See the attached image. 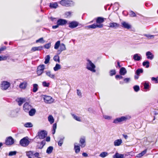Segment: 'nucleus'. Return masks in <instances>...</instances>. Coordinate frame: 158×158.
<instances>
[{"label": "nucleus", "mask_w": 158, "mask_h": 158, "mask_svg": "<svg viewBox=\"0 0 158 158\" xmlns=\"http://www.w3.org/2000/svg\"><path fill=\"white\" fill-rule=\"evenodd\" d=\"M87 61L86 68L93 73H95L96 72L95 65L89 59L87 60Z\"/></svg>", "instance_id": "f257e3e1"}, {"label": "nucleus", "mask_w": 158, "mask_h": 158, "mask_svg": "<svg viewBox=\"0 0 158 158\" xmlns=\"http://www.w3.org/2000/svg\"><path fill=\"white\" fill-rule=\"evenodd\" d=\"M59 3L62 6L66 7H71L74 5V2L70 0H62Z\"/></svg>", "instance_id": "f03ea898"}, {"label": "nucleus", "mask_w": 158, "mask_h": 158, "mask_svg": "<svg viewBox=\"0 0 158 158\" xmlns=\"http://www.w3.org/2000/svg\"><path fill=\"white\" fill-rule=\"evenodd\" d=\"M131 118L130 116L127 115L125 116H122L120 118H118L114 119L113 123L117 124L118 123H120L123 121H126L127 120Z\"/></svg>", "instance_id": "7ed1b4c3"}, {"label": "nucleus", "mask_w": 158, "mask_h": 158, "mask_svg": "<svg viewBox=\"0 0 158 158\" xmlns=\"http://www.w3.org/2000/svg\"><path fill=\"white\" fill-rule=\"evenodd\" d=\"M47 135V132L45 130L39 131L37 134L35 138L40 139H43L45 138Z\"/></svg>", "instance_id": "20e7f679"}, {"label": "nucleus", "mask_w": 158, "mask_h": 158, "mask_svg": "<svg viewBox=\"0 0 158 158\" xmlns=\"http://www.w3.org/2000/svg\"><path fill=\"white\" fill-rule=\"evenodd\" d=\"M28 137H24L21 139L19 141L20 145L23 147L27 146L30 143V141L28 139Z\"/></svg>", "instance_id": "39448f33"}, {"label": "nucleus", "mask_w": 158, "mask_h": 158, "mask_svg": "<svg viewBox=\"0 0 158 158\" xmlns=\"http://www.w3.org/2000/svg\"><path fill=\"white\" fill-rule=\"evenodd\" d=\"M10 83L7 81H4L1 84V89L4 90L7 89L10 86Z\"/></svg>", "instance_id": "423d86ee"}, {"label": "nucleus", "mask_w": 158, "mask_h": 158, "mask_svg": "<svg viewBox=\"0 0 158 158\" xmlns=\"http://www.w3.org/2000/svg\"><path fill=\"white\" fill-rule=\"evenodd\" d=\"M45 66L44 64L40 65L38 67L37 73L38 75H40L43 73L44 69Z\"/></svg>", "instance_id": "0eeeda50"}, {"label": "nucleus", "mask_w": 158, "mask_h": 158, "mask_svg": "<svg viewBox=\"0 0 158 158\" xmlns=\"http://www.w3.org/2000/svg\"><path fill=\"white\" fill-rule=\"evenodd\" d=\"M14 143V139L11 137L9 136L6 138L5 141V144L7 145H10L13 144Z\"/></svg>", "instance_id": "6e6552de"}, {"label": "nucleus", "mask_w": 158, "mask_h": 158, "mask_svg": "<svg viewBox=\"0 0 158 158\" xmlns=\"http://www.w3.org/2000/svg\"><path fill=\"white\" fill-rule=\"evenodd\" d=\"M44 102L47 103H51L53 102V99L50 96H44Z\"/></svg>", "instance_id": "1a4fd4ad"}, {"label": "nucleus", "mask_w": 158, "mask_h": 158, "mask_svg": "<svg viewBox=\"0 0 158 158\" xmlns=\"http://www.w3.org/2000/svg\"><path fill=\"white\" fill-rule=\"evenodd\" d=\"M31 106L27 102L25 103L23 106V109L26 112H28L31 109Z\"/></svg>", "instance_id": "9d476101"}, {"label": "nucleus", "mask_w": 158, "mask_h": 158, "mask_svg": "<svg viewBox=\"0 0 158 158\" xmlns=\"http://www.w3.org/2000/svg\"><path fill=\"white\" fill-rule=\"evenodd\" d=\"M78 23L76 21H73L69 23V27L71 28H74L78 26Z\"/></svg>", "instance_id": "9b49d317"}, {"label": "nucleus", "mask_w": 158, "mask_h": 158, "mask_svg": "<svg viewBox=\"0 0 158 158\" xmlns=\"http://www.w3.org/2000/svg\"><path fill=\"white\" fill-rule=\"evenodd\" d=\"M67 23V21L62 19H59L56 22L57 24L59 26L64 25L66 24Z\"/></svg>", "instance_id": "f8f14e48"}, {"label": "nucleus", "mask_w": 158, "mask_h": 158, "mask_svg": "<svg viewBox=\"0 0 158 158\" xmlns=\"http://www.w3.org/2000/svg\"><path fill=\"white\" fill-rule=\"evenodd\" d=\"M60 49L57 51L58 54H60L62 52L65 50L66 49L65 45L63 43L60 44Z\"/></svg>", "instance_id": "ddd939ff"}, {"label": "nucleus", "mask_w": 158, "mask_h": 158, "mask_svg": "<svg viewBox=\"0 0 158 158\" xmlns=\"http://www.w3.org/2000/svg\"><path fill=\"white\" fill-rule=\"evenodd\" d=\"M119 26V24L117 23L111 22L109 23V27L110 28L116 29Z\"/></svg>", "instance_id": "4468645a"}, {"label": "nucleus", "mask_w": 158, "mask_h": 158, "mask_svg": "<svg viewBox=\"0 0 158 158\" xmlns=\"http://www.w3.org/2000/svg\"><path fill=\"white\" fill-rule=\"evenodd\" d=\"M103 25L102 24L97 25L95 24H94L91 25H89L87 26V27L89 28H91L93 29H94L97 27L102 28L103 27Z\"/></svg>", "instance_id": "2eb2a0df"}, {"label": "nucleus", "mask_w": 158, "mask_h": 158, "mask_svg": "<svg viewBox=\"0 0 158 158\" xmlns=\"http://www.w3.org/2000/svg\"><path fill=\"white\" fill-rule=\"evenodd\" d=\"M27 82L26 81H24L23 82L20 83L19 85V87L21 89H25L27 88Z\"/></svg>", "instance_id": "dca6fc26"}, {"label": "nucleus", "mask_w": 158, "mask_h": 158, "mask_svg": "<svg viewBox=\"0 0 158 158\" xmlns=\"http://www.w3.org/2000/svg\"><path fill=\"white\" fill-rule=\"evenodd\" d=\"M146 55L147 58L150 60H152L154 58V55L150 51L147 52L146 53Z\"/></svg>", "instance_id": "f3484780"}, {"label": "nucleus", "mask_w": 158, "mask_h": 158, "mask_svg": "<svg viewBox=\"0 0 158 158\" xmlns=\"http://www.w3.org/2000/svg\"><path fill=\"white\" fill-rule=\"evenodd\" d=\"M126 156V155L124 154H120L118 152H116L113 156V158H124Z\"/></svg>", "instance_id": "a211bd4d"}, {"label": "nucleus", "mask_w": 158, "mask_h": 158, "mask_svg": "<svg viewBox=\"0 0 158 158\" xmlns=\"http://www.w3.org/2000/svg\"><path fill=\"white\" fill-rule=\"evenodd\" d=\"M121 24L122 27L126 29H128L131 27V26L130 24L125 22H123Z\"/></svg>", "instance_id": "6ab92c4d"}, {"label": "nucleus", "mask_w": 158, "mask_h": 158, "mask_svg": "<svg viewBox=\"0 0 158 158\" xmlns=\"http://www.w3.org/2000/svg\"><path fill=\"white\" fill-rule=\"evenodd\" d=\"M133 59L135 60L139 61L141 59V56L140 54H135L133 56Z\"/></svg>", "instance_id": "aec40b11"}, {"label": "nucleus", "mask_w": 158, "mask_h": 158, "mask_svg": "<svg viewBox=\"0 0 158 158\" xmlns=\"http://www.w3.org/2000/svg\"><path fill=\"white\" fill-rule=\"evenodd\" d=\"M46 75L52 79H54L55 75L52 73L50 71H46L45 72Z\"/></svg>", "instance_id": "412c9836"}, {"label": "nucleus", "mask_w": 158, "mask_h": 158, "mask_svg": "<svg viewBox=\"0 0 158 158\" xmlns=\"http://www.w3.org/2000/svg\"><path fill=\"white\" fill-rule=\"evenodd\" d=\"M43 48V47L42 46L35 47H32L31 50L32 52H35L36 51H40L42 50Z\"/></svg>", "instance_id": "4be33fe9"}, {"label": "nucleus", "mask_w": 158, "mask_h": 158, "mask_svg": "<svg viewBox=\"0 0 158 158\" xmlns=\"http://www.w3.org/2000/svg\"><path fill=\"white\" fill-rule=\"evenodd\" d=\"M122 143L123 141L121 139H118L114 141V145L115 146H119Z\"/></svg>", "instance_id": "5701e85b"}, {"label": "nucleus", "mask_w": 158, "mask_h": 158, "mask_svg": "<svg viewBox=\"0 0 158 158\" xmlns=\"http://www.w3.org/2000/svg\"><path fill=\"white\" fill-rule=\"evenodd\" d=\"M105 19L102 17H98L96 19V22L97 23H99V24H101L104 22Z\"/></svg>", "instance_id": "b1692460"}, {"label": "nucleus", "mask_w": 158, "mask_h": 158, "mask_svg": "<svg viewBox=\"0 0 158 158\" xmlns=\"http://www.w3.org/2000/svg\"><path fill=\"white\" fill-rule=\"evenodd\" d=\"M25 98H17L16 100V101L18 102L19 105V106H21L25 101Z\"/></svg>", "instance_id": "393cba45"}, {"label": "nucleus", "mask_w": 158, "mask_h": 158, "mask_svg": "<svg viewBox=\"0 0 158 158\" xmlns=\"http://www.w3.org/2000/svg\"><path fill=\"white\" fill-rule=\"evenodd\" d=\"M127 72V70L124 67H122L120 69L119 73L121 75H124Z\"/></svg>", "instance_id": "a878e982"}, {"label": "nucleus", "mask_w": 158, "mask_h": 158, "mask_svg": "<svg viewBox=\"0 0 158 158\" xmlns=\"http://www.w3.org/2000/svg\"><path fill=\"white\" fill-rule=\"evenodd\" d=\"M85 138H81L80 139V143L81 144V147L83 148L85 146Z\"/></svg>", "instance_id": "bb28decb"}, {"label": "nucleus", "mask_w": 158, "mask_h": 158, "mask_svg": "<svg viewBox=\"0 0 158 158\" xmlns=\"http://www.w3.org/2000/svg\"><path fill=\"white\" fill-rule=\"evenodd\" d=\"M58 6L57 3L56 2L50 3L49 6L52 8H56L58 7Z\"/></svg>", "instance_id": "cd10ccee"}, {"label": "nucleus", "mask_w": 158, "mask_h": 158, "mask_svg": "<svg viewBox=\"0 0 158 158\" xmlns=\"http://www.w3.org/2000/svg\"><path fill=\"white\" fill-rule=\"evenodd\" d=\"M29 115L30 116H33L35 114L36 110L35 109H31L28 111Z\"/></svg>", "instance_id": "c85d7f7f"}, {"label": "nucleus", "mask_w": 158, "mask_h": 158, "mask_svg": "<svg viewBox=\"0 0 158 158\" xmlns=\"http://www.w3.org/2000/svg\"><path fill=\"white\" fill-rule=\"evenodd\" d=\"M147 149H145L142 152H141L140 153L138 154L136 156L137 157L140 158L143 156L147 152Z\"/></svg>", "instance_id": "c756f323"}, {"label": "nucleus", "mask_w": 158, "mask_h": 158, "mask_svg": "<svg viewBox=\"0 0 158 158\" xmlns=\"http://www.w3.org/2000/svg\"><path fill=\"white\" fill-rule=\"evenodd\" d=\"M48 119L51 124L53 123L54 121L53 117L52 115H49L48 117Z\"/></svg>", "instance_id": "7c9ffc66"}, {"label": "nucleus", "mask_w": 158, "mask_h": 158, "mask_svg": "<svg viewBox=\"0 0 158 158\" xmlns=\"http://www.w3.org/2000/svg\"><path fill=\"white\" fill-rule=\"evenodd\" d=\"M64 139V136L62 137L60 139L58 142V145L59 146H61L62 144L63 143V141Z\"/></svg>", "instance_id": "2f4dec72"}, {"label": "nucleus", "mask_w": 158, "mask_h": 158, "mask_svg": "<svg viewBox=\"0 0 158 158\" xmlns=\"http://www.w3.org/2000/svg\"><path fill=\"white\" fill-rule=\"evenodd\" d=\"M149 62L148 60L144 61L143 63V65L145 66L146 68H148L149 66Z\"/></svg>", "instance_id": "473e14b6"}, {"label": "nucleus", "mask_w": 158, "mask_h": 158, "mask_svg": "<svg viewBox=\"0 0 158 158\" xmlns=\"http://www.w3.org/2000/svg\"><path fill=\"white\" fill-rule=\"evenodd\" d=\"M74 149L75 150V152L76 153H79L80 150V147L79 146L76 145L75 144L74 145Z\"/></svg>", "instance_id": "72a5a7b5"}, {"label": "nucleus", "mask_w": 158, "mask_h": 158, "mask_svg": "<svg viewBox=\"0 0 158 158\" xmlns=\"http://www.w3.org/2000/svg\"><path fill=\"white\" fill-rule=\"evenodd\" d=\"M71 114L74 119H75L77 121H80V122L81 121V120L80 119V118L79 117L76 116V115H75L74 114Z\"/></svg>", "instance_id": "f704fd0d"}, {"label": "nucleus", "mask_w": 158, "mask_h": 158, "mask_svg": "<svg viewBox=\"0 0 158 158\" xmlns=\"http://www.w3.org/2000/svg\"><path fill=\"white\" fill-rule=\"evenodd\" d=\"M53 149V147L52 146H50L48 147L46 150V152L48 154L51 153Z\"/></svg>", "instance_id": "c9c22d12"}, {"label": "nucleus", "mask_w": 158, "mask_h": 158, "mask_svg": "<svg viewBox=\"0 0 158 158\" xmlns=\"http://www.w3.org/2000/svg\"><path fill=\"white\" fill-rule=\"evenodd\" d=\"M61 69V66L60 64H56L55 65V66L54 67L53 69L55 71H57L59 69Z\"/></svg>", "instance_id": "e433bc0d"}, {"label": "nucleus", "mask_w": 158, "mask_h": 158, "mask_svg": "<svg viewBox=\"0 0 158 158\" xmlns=\"http://www.w3.org/2000/svg\"><path fill=\"white\" fill-rule=\"evenodd\" d=\"M33 126L32 123L30 122L27 123L24 125V127L27 128L31 127H33Z\"/></svg>", "instance_id": "4c0bfd02"}, {"label": "nucleus", "mask_w": 158, "mask_h": 158, "mask_svg": "<svg viewBox=\"0 0 158 158\" xmlns=\"http://www.w3.org/2000/svg\"><path fill=\"white\" fill-rule=\"evenodd\" d=\"M33 92H36L38 89V85L37 84H34L33 85Z\"/></svg>", "instance_id": "58836bf2"}, {"label": "nucleus", "mask_w": 158, "mask_h": 158, "mask_svg": "<svg viewBox=\"0 0 158 158\" xmlns=\"http://www.w3.org/2000/svg\"><path fill=\"white\" fill-rule=\"evenodd\" d=\"M60 41H57L54 45V48L56 49H58L59 46H60Z\"/></svg>", "instance_id": "ea45409f"}, {"label": "nucleus", "mask_w": 158, "mask_h": 158, "mask_svg": "<svg viewBox=\"0 0 158 158\" xmlns=\"http://www.w3.org/2000/svg\"><path fill=\"white\" fill-rule=\"evenodd\" d=\"M108 153L106 152H102L99 155V156L102 157H105L107 156Z\"/></svg>", "instance_id": "a19ab883"}, {"label": "nucleus", "mask_w": 158, "mask_h": 158, "mask_svg": "<svg viewBox=\"0 0 158 158\" xmlns=\"http://www.w3.org/2000/svg\"><path fill=\"white\" fill-rule=\"evenodd\" d=\"M57 124L56 123L54 124L52 126V133L53 134H54L56 132V129Z\"/></svg>", "instance_id": "79ce46f5"}, {"label": "nucleus", "mask_w": 158, "mask_h": 158, "mask_svg": "<svg viewBox=\"0 0 158 158\" xmlns=\"http://www.w3.org/2000/svg\"><path fill=\"white\" fill-rule=\"evenodd\" d=\"M144 36L146 37L148 39H153L154 38L155 35H150L149 34H144Z\"/></svg>", "instance_id": "37998d69"}, {"label": "nucleus", "mask_w": 158, "mask_h": 158, "mask_svg": "<svg viewBox=\"0 0 158 158\" xmlns=\"http://www.w3.org/2000/svg\"><path fill=\"white\" fill-rule=\"evenodd\" d=\"M143 72V70L142 69H139L136 71V74L137 75L139 76L140 73Z\"/></svg>", "instance_id": "c03bdc74"}, {"label": "nucleus", "mask_w": 158, "mask_h": 158, "mask_svg": "<svg viewBox=\"0 0 158 158\" xmlns=\"http://www.w3.org/2000/svg\"><path fill=\"white\" fill-rule=\"evenodd\" d=\"M50 59V56L49 55H47L45 57L44 63L45 64H48L49 61Z\"/></svg>", "instance_id": "a18cd8bd"}, {"label": "nucleus", "mask_w": 158, "mask_h": 158, "mask_svg": "<svg viewBox=\"0 0 158 158\" xmlns=\"http://www.w3.org/2000/svg\"><path fill=\"white\" fill-rule=\"evenodd\" d=\"M54 60L58 62V63L60 62V57L58 56H55L53 57Z\"/></svg>", "instance_id": "49530a36"}, {"label": "nucleus", "mask_w": 158, "mask_h": 158, "mask_svg": "<svg viewBox=\"0 0 158 158\" xmlns=\"http://www.w3.org/2000/svg\"><path fill=\"white\" fill-rule=\"evenodd\" d=\"M8 57L9 56L8 55L0 56V61L6 60Z\"/></svg>", "instance_id": "de8ad7c7"}, {"label": "nucleus", "mask_w": 158, "mask_h": 158, "mask_svg": "<svg viewBox=\"0 0 158 158\" xmlns=\"http://www.w3.org/2000/svg\"><path fill=\"white\" fill-rule=\"evenodd\" d=\"M129 15L131 17H135L136 16L135 13L133 11L131 10L129 12Z\"/></svg>", "instance_id": "09e8293b"}, {"label": "nucleus", "mask_w": 158, "mask_h": 158, "mask_svg": "<svg viewBox=\"0 0 158 158\" xmlns=\"http://www.w3.org/2000/svg\"><path fill=\"white\" fill-rule=\"evenodd\" d=\"M51 46V43H49L48 44H45L44 45V47L47 49H49Z\"/></svg>", "instance_id": "8fccbe9b"}, {"label": "nucleus", "mask_w": 158, "mask_h": 158, "mask_svg": "<svg viewBox=\"0 0 158 158\" xmlns=\"http://www.w3.org/2000/svg\"><path fill=\"white\" fill-rule=\"evenodd\" d=\"M133 89L135 91L137 92L139 90V87L138 85H135L133 87Z\"/></svg>", "instance_id": "3c124183"}, {"label": "nucleus", "mask_w": 158, "mask_h": 158, "mask_svg": "<svg viewBox=\"0 0 158 158\" xmlns=\"http://www.w3.org/2000/svg\"><path fill=\"white\" fill-rule=\"evenodd\" d=\"M33 152L31 151H29L26 152V155L28 157H30V156L33 154Z\"/></svg>", "instance_id": "603ef678"}, {"label": "nucleus", "mask_w": 158, "mask_h": 158, "mask_svg": "<svg viewBox=\"0 0 158 158\" xmlns=\"http://www.w3.org/2000/svg\"><path fill=\"white\" fill-rule=\"evenodd\" d=\"M17 152L15 151H11L9 152V156H13L15 155L16 154Z\"/></svg>", "instance_id": "864d4df0"}, {"label": "nucleus", "mask_w": 158, "mask_h": 158, "mask_svg": "<svg viewBox=\"0 0 158 158\" xmlns=\"http://www.w3.org/2000/svg\"><path fill=\"white\" fill-rule=\"evenodd\" d=\"M36 43H44V41L43 38H40L38 40H37L36 41Z\"/></svg>", "instance_id": "5fc2aeb1"}, {"label": "nucleus", "mask_w": 158, "mask_h": 158, "mask_svg": "<svg viewBox=\"0 0 158 158\" xmlns=\"http://www.w3.org/2000/svg\"><path fill=\"white\" fill-rule=\"evenodd\" d=\"M103 117L105 119L107 120H110L112 118V117L111 116L107 115H103Z\"/></svg>", "instance_id": "6e6d98bb"}, {"label": "nucleus", "mask_w": 158, "mask_h": 158, "mask_svg": "<svg viewBox=\"0 0 158 158\" xmlns=\"http://www.w3.org/2000/svg\"><path fill=\"white\" fill-rule=\"evenodd\" d=\"M130 78H126L124 79L123 81L124 83H127L130 82Z\"/></svg>", "instance_id": "4d7b16f0"}, {"label": "nucleus", "mask_w": 158, "mask_h": 158, "mask_svg": "<svg viewBox=\"0 0 158 158\" xmlns=\"http://www.w3.org/2000/svg\"><path fill=\"white\" fill-rule=\"evenodd\" d=\"M116 72L115 70H112L110 71V75L111 76L115 75Z\"/></svg>", "instance_id": "13d9d810"}, {"label": "nucleus", "mask_w": 158, "mask_h": 158, "mask_svg": "<svg viewBox=\"0 0 158 158\" xmlns=\"http://www.w3.org/2000/svg\"><path fill=\"white\" fill-rule=\"evenodd\" d=\"M42 85L44 87H48L49 86V84L47 83L45 81H44L42 82Z\"/></svg>", "instance_id": "bf43d9fd"}, {"label": "nucleus", "mask_w": 158, "mask_h": 158, "mask_svg": "<svg viewBox=\"0 0 158 158\" xmlns=\"http://www.w3.org/2000/svg\"><path fill=\"white\" fill-rule=\"evenodd\" d=\"M144 86L145 89H148L149 87V85L148 83L145 82L144 84Z\"/></svg>", "instance_id": "052dcab7"}, {"label": "nucleus", "mask_w": 158, "mask_h": 158, "mask_svg": "<svg viewBox=\"0 0 158 158\" xmlns=\"http://www.w3.org/2000/svg\"><path fill=\"white\" fill-rule=\"evenodd\" d=\"M77 95L79 96V97L80 98L81 97L82 94L81 91L80 90L78 89H77Z\"/></svg>", "instance_id": "680f3d73"}, {"label": "nucleus", "mask_w": 158, "mask_h": 158, "mask_svg": "<svg viewBox=\"0 0 158 158\" xmlns=\"http://www.w3.org/2000/svg\"><path fill=\"white\" fill-rule=\"evenodd\" d=\"M72 12L71 11H67L65 13V15L67 16L68 17L71 15Z\"/></svg>", "instance_id": "e2e57ef3"}, {"label": "nucleus", "mask_w": 158, "mask_h": 158, "mask_svg": "<svg viewBox=\"0 0 158 158\" xmlns=\"http://www.w3.org/2000/svg\"><path fill=\"white\" fill-rule=\"evenodd\" d=\"M122 75H117L115 76V78L116 79H122L123 78V77L122 76Z\"/></svg>", "instance_id": "0e129e2a"}, {"label": "nucleus", "mask_w": 158, "mask_h": 158, "mask_svg": "<svg viewBox=\"0 0 158 158\" xmlns=\"http://www.w3.org/2000/svg\"><path fill=\"white\" fill-rule=\"evenodd\" d=\"M40 143L42 145V147H44L46 143L45 140H43L40 142Z\"/></svg>", "instance_id": "69168bd1"}, {"label": "nucleus", "mask_w": 158, "mask_h": 158, "mask_svg": "<svg viewBox=\"0 0 158 158\" xmlns=\"http://www.w3.org/2000/svg\"><path fill=\"white\" fill-rule=\"evenodd\" d=\"M152 80L153 81H155L156 83H158V81L157 78L154 77H152Z\"/></svg>", "instance_id": "338daca9"}, {"label": "nucleus", "mask_w": 158, "mask_h": 158, "mask_svg": "<svg viewBox=\"0 0 158 158\" xmlns=\"http://www.w3.org/2000/svg\"><path fill=\"white\" fill-rule=\"evenodd\" d=\"M119 5L118 3V2H115L114 5V6L115 7L116 6L117 7V8L116 9V10H118V6H119Z\"/></svg>", "instance_id": "774afa93"}]
</instances>
